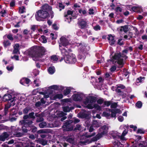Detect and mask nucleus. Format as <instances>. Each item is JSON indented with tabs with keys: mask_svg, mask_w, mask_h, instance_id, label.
Listing matches in <instances>:
<instances>
[{
	"mask_svg": "<svg viewBox=\"0 0 147 147\" xmlns=\"http://www.w3.org/2000/svg\"><path fill=\"white\" fill-rule=\"evenodd\" d=\"M62 57L60 60L61 62L63 60L67 63L74 64L77 61V59L75 55L73 54H68V52L66 50L64 49V51L61 52Z\"/></svg>",
	"mask_w": 147,
	"mask_h": 147,
	"instance_id": "nucleus-1",
	"label": "nucleus"
},
{
	"mask_svg": "<svg viewBox=\"0 0 147 147\" xmlns=\"http://www.w3.org/2000/svg\"><path fill=\"white\" fill-rule=\"evenodd\" d=\"M37 113L32 112L29 113L28 115H26L24 116L23 120L21 121L20 123L21 124H23L25 127H28L30 126V125L33 123L32 121L30 120L29 118L34 119L35 118V116L36 115Z\"/></svg>",
	"mask_w": 147,
	"mask_h": 147,
	"instance_id": "nucleus-2",
	"label": "nucleus"
},
{
	"mask_svg": "<svg viewBox=\"0 0 147 147\" xmlns=\"http://www.w3.org/2000/svg\"><path fill=\"white\" fill-rule=\"evenodd\" d=\"M113 59L117 61V63L121 67H123L124 63V59H126L127 57L124 54H121V53H115L112 57Z\"/></svg>",
	"mask_w": 147,
	"mask_h": 147,
	"instance_id": "nucleus-3",
	"label": "nucleus"
},
{
	"mask_svg": "<svg viewBox=\"0 0 147 147\" xmlns=\"http://www.w3.org/2000/svg\"><path fill=\"white\" fill-rule=\"evenodd\" d=\"M46 52V49L44 47L37 46V61L43 62L45 61V59L42 58Z\"/></svg>",
	"mask_w": 147,
	"mask_h": 147,
	"instance_id": "nucleus-4",
	"label": "nucleus"
},
{
	"mask_svg": "<svg viewBox=\"0 0 147 147\" xmlns=\"http://www.w3.org/2000/svg\"><path fill=\"white\" fill-rule=\"evenodd\" d=\"M73 122L72 120L68 119L64 121L62 126L63 132L71 131L73 129V126L71 124Z\"/></svg>",
	"mask_w": 147,
	"mask_h": 147,
	"instance_id": "nucleus-5",
	"label": "nucleus"
},
{
	"mask_svg": "<svg viewBox=\"0 0 147 147\" xmlns=\"http://www.w3.org/2000/svg\"><path fill=\"white\" fill-rule=\"evenodd\" d=\"M26 53L29 55L32 59L35 61H37V46H33L26 51Z\"/></svg>",
	"mask_w": 147,
	"mask_h": 147,
	"instance_id": "nucleus-6",
	"label": "nucleus"
},
{
	"mask_svg": "<svg viewBox=\"0 0 147 147\" xmlns=\"http://www.w3.org/2000/svg\"><path fill=\"white\" fill-rule=\"evenodd\" d=\"M42 7H41L42 9L40 10L37 11V21H39L40 18L43 19H45L48 17H50V16L49 15V13L47 11V10H45L42 9Z\"/></svg>",
	"mask_w": 147,
	"mask_h": 147,
	"instance_id": "nucleus-7",
	"label": "nucleus"
},
{
	"mask_svg": "<svg viewBox=\"0 0 147 147\" xmlns=\"http://www.w3.org/2000/svg\"><path fill=\"white\" fill-rule=\"evenodd\" d=\"M42 9L44 10H47L49 12L51 16V18H52L54 17V12L52 10L51 6L47 4H45L42 6Z\"/></svg>",
	"mask_w": 147,
	"mask_h": 147,
	"instance_id": "nucleus-8",
	"label": "nucleus"
},
{
	"mask_svg": "<svg viewBox=\"0 0 147 147\" xmlns=\"http://www.w3.org/2000/svg\"><path fill=\"white\" fill-rule=\"evenodd\" d=\"M97 99L96 97L92 96H89L88 97H86L84 103L85 104L88 103L91 104L94 103L96 102Z\"/></svg>",
	"mask_w": 147,
	"mask_h": 147,
	"instance_id": "nucleus-9",
	"label": "nucleus"
},
{
	"mask_svg": "<svg viewBox=\"0 0 147 147\" xmlns=\"http://www.w3.org/2000/svg\"><path fill=\"white\" fill-rule=\"evenodd\" d=\"M129 30V26L128 25H126L124 26H122L120 27L119 32L120 34H125L127 33Z\"/></svg>",
	"mask_w": 147,
	"mask_h": 147,
	"instance_id": "nucleus-10",
	"label": "nucleus"
},
{
	"mask_svg": "<svg viewBox=\"0 0 147 147\" xmlns=\"http://www.w3.org/2000/svg\"><path fill=\"white\" fill-rule=\"evenodd\" d=\"M109 111L111 112V117H116V114L117 113L120 114L121 110L117 108H115L114 109H109Z\"/></svg>",
	"mask_w": 147,
	"mask_h": 147,
	"instance_id": "nucleus-11",
	"label": "nucleus"
},
{
	"mask_svg": "<svg viewBox=\"0 0 147 147\" xmlns=\"http://www.w3.org/2000/svg\"><path fill=\"white\" fill-rule=\"evenodd\" d=\"M73 100L75 101H82L83 97L82 94H76L73 95Z\"/></svg>",
	"mask_w": 147,
	"mask_h": 147,
	"instance_id": "nucleus-12",
	"label": "nucleus"
},
{
	"mask_svg": "<svg viewBox=\"0 0 147 147\" xmlns=\"http://www.w3.org/2000/svg\"><path fill=\"white\" fill-rule=\"evenodd\" d=\"M12 96L11 95L9 94H5L4 95L3 98V99L5 101L11 100L10 101V102L11 103H13V105H15V100L13 99H11Z\"/></svg>",
	"mask_w": 147,
	"mask_h": 147,
	"instance_id": "nucleus-13",
	"label": "nucleus"
},
{
	"mask_svg": "<svg viewBox=\"0 0 147 147\" xmlns=\"http://www.w3.org/2000/svg\"><path fill=\"white\" fill-rule=\"evenodd\" d=\"M60 40L63 46L66 47L69 44V40L66 38V37H61Z\"/></svg>",
	"mask_w": 147,
	"mask_h": 147,
	"instance_id": "nucleus-14",
	"label": "nucleus"
},
{
	"mask_svg": "<svg viewBox=\"0 0 147 147\" xmlns=\"http://www.w3.org/2000/svg\"><path fill=\"white\" fill-rule=\"evenodd\" d=\"M73 13V11H71L70 10H68L67 11V14H65L64 17H65L66 19L68 20V22L70 23L71 21L72 18L70 16H69L68 17V15H72Z\"/></svg>",
	"mask_w": 147,
	"mask_h": 147,
	"instance_id": "nucleus-15",
	"label": "nucleus"
},
{
	"mask_svg": "<svg viewBox=\"0 0 147 147\" xmlns=\"http://www.w3.org/2000/svg\"><path fill=\"white\" fill-rule=\"evenodd\" d=\"M87 24V22L83 19L81 20L78 23L80 28L81 29H85L86 28Z\"/></svg>",
	"mask_w": 147,
	"mask_h": 147,
	"instance_id": "nucleus-16",
	"label": "nucleus"
},
{
	"mask_svg": "<svg viewBox=\"0 0 147 147\" xmlns=\"http://www.w3.org/2000/svg\"><path fill=\"white\" fill-rule=\"evenodd\" d=\"M31 82V81L30 79L27 78H23L20 80V83L23 85H25V84H26L28 85V86H29L28 85Z\"/></svg>",
	"mask_w": 147,
	"mask_h": 147,
	"instance_id": "nucleus-17",
	"label": "nucleus"
},
{
	"mask_svg": "<svg viewBox=\"0 0 147 147\" xmlns=\"http://www.w3.org/2000/svg\"><path fill=\"white\" fill-rule=\"evenodd\" d=\"M18 130H17V129H13L12 130V133L13 134V135L16 137H20L23 135V133L20 132H18Z\"/></svg>",
	"mask_w": 147,
	"mask_h": 147,
	"instance_id": "nucleus-18",
	"label": "nucleus"
},
{
	"mask_svg": "<svg viewBox=\"0 0 147 147\" xmlns=\"http://www.w3.org/2000/svg\"><path fill=\"white\" fill-rule=\"evenodd\" d=\"M79 117L82 119L86 118L88 116V115L86 113L85 111L84 112H80L78 114Z\"/></svg>",
	"mask_w": 147,
	"mask_h": 147,
	"instance_id": "nucleus-19",
	"label": "nucleus"
},
{
	"mask_svg": "<svg viewBox=\"0 0 147 147\" xmlns=\"http://www.w3.org/2000/svg\"><path fill=\"white\" fill-rule=\"evenodd\" d=\"M63 138L65 141L69 143L73 144L74 142V139L69 136H64Z\"/></svg>",
	"mask_w": 147,
	"mask_h": 147,
	"instance_id": "nucleus-20",
	"label": "nucleus"
},
{
	"mask_svg": "<svg viewBox=\"0 0 147 147\" xmlns=\"http://www.w3.org/2000/svg\"><path fill=\"white\" fill-rule=\"evenodd\" d=\"M9 136V135L6 132L3 133L0 136V140L2 141H4Z\"/></svg>",
	"mask_w": 147,
	"mask_h": 147,
	"instance_id": "nucleus-21",
	"label": "nucleus"
},
{
	"mask_svg": "<svg viewBox=\"0 0 147 147\" xmlns=\"http://www.w3.org/2000/svg\"><path fill=\"white\" fill-rule=\"evenodd\" d=\"M61 57H62V56H57L55 55H53L51 57V59L54 61H57L58 59H59V61H60V60Z\"/></svg>",
	"mask_w": 147,
	"mask_h": 147,
	"instance_id": "nucleus-22",
	"label": "nucleus"
},
{
	"mask_svg": "<svg viewBox=\"0 0 147 147\" xmlns=\"http://www.w3.org/2000/svg\"><path fill=\"white\" fill-rule=\"evenodd\" d=\"M38 142L43 146H45L47 144V142L46 140H45L39 138H37V143Z\"/></svg>",
	"mask_w": 147,
	"mask_h": 147,
	"instance_id": "nucleus-23",
	"label": "nucleus"
},
{
	"mask_svg": "<svg viewBox=\"0 0 147 147\" xmlns=\"http://www.w3.org/2000/svg\"><path fill=\"white\" fill-rule=\"evenodd\" d=\"M14 49L13 50V53H17L19 52V45L18 44H16L13 47Z\"/></svg>",
	"mask_w": 147,
	"mask_h": 147,
	"instance_id": "nucleus-24",
	"label": "nucleus"
},
{
	"mask_svg": "<svg viewBox=\"0 0 147 147\" xmlns=\"http://www.w3.org/2000/svg\"><path fill=\"white\" fill-rule=\"evenodd\" d=\"M107 38L109 40V43L111 46H112L114 44L115 40L114 37H107Z\"/></svg>",
	"mask_w": 147,
	"mask_h": 147,
	"instance_id": "nucleus-25",
	"label": "nucleus"
},
{
	"mask_svg": "<svg viewBox=\"0 0 147 147\" xmlns=\"http://www.w3.org/2000/svg\"><path fill=\"white\" fill-rule=\"evenodd\" d=\"M43 114H38L37 113V122L42 121L44 120L43 118Z\"/></svg>",
	"mask_w": 147,
	"mask_h": 147,
	"instance_id": "nucleus-26",
	"label": "nucleus"
},
{
	"mask_svg": "<svg viewBox=\"0 0 147 147\" xmlns=\"http://www.w3.org/2000/svg\"><path fill=\"white\" fill-rule=\"evenodd\" d=\"M145 77H144L140 76L138 78L136 79V84L137 85H138V84L140 83H142L143 81L145 79Z\"/></svg>",
	"mask_w": 147,
	"mask_h": 147,
	"instance_id": "nucleus-27",
	"label": "nucleus"
},
{
	"mask_svg": "<svg viewBox=\"0 0 147 147\" xmlns=\"http://www.w3.org/2000/svg\"><path fill=\"white\" fill-rule=\"evenodd\" d=\"M48 71L50 74H53L55 71V67L53 66H50L49 68Z\"/></svg>",
	"mask_w": 147,
	"mask_h": 147,
	"instance_id": "nucleus-28",
	"label": "nucleus"
},
{
	"mask_svg": "<svg viewBox=\"0 0 147 147\" xmlns=\"http://www.w3.org/2000/svg\"><path fill=\"white\" fill-rule=\"evenodd\" d=\"M76 43L78 44L79 46H81L82 47H86L87 46L88 44L85 43L84 42L81 41L80 42H76Z\"/></svg>",
	"mask_w": 147,
	"mask_h": 147,
	"instance_id": "nucleus-29",
	"label": "nucleus"
},
{
	"mask_svg": "<svg viewBox=\"0 0 147 147\" xmlns=\"http://www.w3.org/2000/svg\"><path fill=\"white\" fill-rule=\"evenodd\" d=\"M59 5L58 6V8L59 9V11H61L62 10V9H64L65 6L64 5L63 3L62 2H59L58 3Z\"/></svg>",
	"mask_w": 147,
	"mask_h": 147,
	"instance_id": "nucleus-30",
	"label": "nucleus"
},
{
	"mask_svg": "<svg viewBox=\"0 0 147 147\" xmlns=\"http://www.w3.org/2000/svg\"><path fill=\"white\" fill-rule=\"evenodd\" d=\"M26 8L24 6H21L19 7V12L20 13H22L25 12Z\"/></svg>",
	"mask_w": 147,
	"mask_h": 147,
	"instance_id": "nucleus-31",
	"label": "nucleus"
},
{
	"mask_svg": "<svg viewBox=\"0 0 147 147\" xmlns=\"http://www.w3.org/2000/svg\"><path fill=\"white\" fill-rule=\"evenodd\" d=\"M63 97V95L62 94H57L54 96V98L55 99H60Z\"/></svg>",
	"mask_w": 147,
	"mask_h": 147,
	"instance_id": "nucleus-32",
	"label": "nucleus"
},
{
	"mask_svg": "<svg viewBox=\"0 0 147 147\" xmlns=\"http://www.w3.org/2000/svg\"><path fill=\"white\" fill-rule=\"evenodd\" d=\"M71 92V90L68 88H66L63 91V94L64 95H67L69 94Z\"/></svg>",
	"mask_w": 147,
	"mask_h": 147,
	"instance_id": "nucleus-33",
	"label": "nucleus"
},
{
	"mask_svg": "<svg viewBox=\"0 0 147 147\" xmlns=\"http://www.w3.org/2000/svg\"><path fill=\"white\" fill-rule=\"evenodd\" d=\"M39 127L41 128H43L47 126V123L45 122H42L39 124Z\"/></svg>",
	"mask_w": 147,
	"mask_h": 147,
	"instance_id": "nucleus-34",
	"label": "nucleus"
},
{
	"mask_svg": "<svg viewBox=\"0 0 147 147\" xmlns=\"http://www.w3.org/2000/svg\"><path fill=\"white\" fill-rule=\"evenodd\" d=\"M7 12V10H2L0 11V15L2 17H4L6 16Z\"/></svg>",
	"mask_w": 147,
	"mask_h": 147,
	"instance_id": "nucleus-35",
	"label": "nucleus"
},
{
	"mask_svg": "<svg viewBox=\"0 0 147 147\" xmlns=\"http://www.w3.org/2000/svg\"><path fill=\"white\" fill-rule=\"evenodd\" d=\"M63 110L65 112H69L71 110V109L68 106H66L63 108Z\"/></svg>",
	"mask_w": 147,
	"mask_h": 147,
	"instance_id": "nucleus-36",
	"label": "nucleus"
},
{
	"mask_svg": "<svg viewBox=\"0 0 147 147\" xmlns=\"http://www.w3.org/2000/svg\"><path fill=\"white\" fill-rule=\"evenodd\" d=\"M30 107H26L23 110V113L24 114H27L28 113L29 111L30 110Z\"/></svg>",
	"mask_w": 147,
	"mask_h": 147,
	"instance_id": "nucleus-37",
	"label": "nucleus"
},
{
	"mask_svg": "<svg viewBox=\"0 0 147 147\" xmlns=\"http://www.w3.org/2000/svg\"><path fill=\"white\" fill-rule=\"evenodd\" d=\"M142 103L140 101H138L136 104V106L139 108H141L142 106Z\"/></svg>",
	"mask_w": 147,
	"mask_h": 147,
	"instance_id": "nucleus-38",
	"label": "nucleus"
},
{
	"mask_svg": "<svg viewBox=\"0 0 147 147\" xmlns=\"http://www.w3.org/2000/svg\"><path fill=\"white\" fill-rule=\"evenodd\" d=\"M45 38L40 37L39 40L43 43H45L47 42V39Z\"/></svg>",
	"mask_w": 147,
	"mask_h": 147,
	"instance_id": "nucleus-39",
	"label": "nucleus"
},
{
	"mask_svg": "<svg viewBox=\"0 0 147 147\" xmlns=\"http://www.w3.org/2000/svg\"><path fill=\"white\" fill-rule=\"evenodd\" d=\"M94 108L97 110H101V107L96 104H95L93 105Z\"/></svg>",
	"mask_w": 147,
	"mask_h": 147,
	"instance_id": "nucleus-40",
	"label": "nucleus"
},
{
	"mask_svg": "<svg viewBox=\"0 0 147 147\" xmlns=\"http://www.w3.org/2000/svg\"><path fill=\"white\" fill-rule=\"evenodd\" d=\"M133 28V30H134L135 31L134 34H135V36H138L139 33L138 30L137 29V28L135 27H134Z\"/></svg>",
	"mask_w": 147,
	"mask_h": 147,
	"instance_id": "nucleus-41",
	"label": "nucleus"
},
{
	"mask_svg": "<svg viewBox=\"0 0 147 147\" xmlns=\"http://www.w3.org/2000/svg\"><path fill=\"white\" fill-rule=\"evenodd\" d=\"M145 131H144L141 128H139L138 129L136 133L137 134H144L145 133Z\"/></svg>",
	"mask_w": 147,
	"mask_h": 147,
	"instance_id": "nucleus-42",
	"label": "nucleus"
},
{
	"mask_svg": "<svg viewBox=\"0 0 147 147\" xmlns=\"http://www.w3.org/2000/svg\"><path fill=\"white\" fill-rule=\"evenodd\" d=\"M96 134V133L95 132H94L91 134H88L87 133L85 134V137L87 138H90L92 136H95Z\"/></svg>",
	"mask_w": 147,
	"mask_h": 147,
	"instance_id": "nucleus-43",
	"label": "nucleus"
},
{
	"mask_svg": "<svg viewBox=\"0 0 147 147\" xmlns=\"http://www.w3.org/2000/svg\"><path fill=\"white\" fill-rule=\"evenodd\" d=\"M123 9L119 6L117 7L115 9V10L116 12H121L122 11Z\"/></svg>",
	"mask_w": 147,
	"mask_h": 147,
	"instance_id": "nucleus-44",
	"label": "nucleus"
},
{
	"mask_svg": "<svg viewBox=\"0 0 147 147\" xmlns=\"http://www.w3.org/2000/svg\"><path fill=\"white\" fill-rule=\"evenodd\" d=\"M13 66H8L6 67L7 69L9 71H12L13 69Z\"/></svg>",
	"mask_w": 147,
	"mask_h": 147,
	"instance_id": "nucleus-45",
	"label": "nucleus"
},
{
	"mask_svg": "<svg viewBox=\"0 0 147 147\" xmlns=\"http://www.w3.org/2000/svg\"><path fill=\"white\" fill-rule=\"evenodd\" d=\"M104 102V100L102 98L99 99L97 100V103L99 105H101Z\"/></svg>",
	"mask_w": 147,
	"mask_h": 147,
	"instance_id": "nucleus-46",
	"label": "nucleus"
},
{
	"mask_svg": "<svg viewBox=\"0 0 147 147\" xmlns=\"http://www.w3.org/2000/svg\"><path fill=\"white\" fill-rule=\"evenodd\" d=\"M111 104V101H105L104 102V104L107 107L109 106Z\"/></svg>",
	"mask_w": 147,
	"mask_h": 147,
	"instance_id": "nucleus-47",
	"label": "nucleus"
},
{
	"mask_svg": "<svg viewBox=\"0 0 147 147\" xmlns=\"http://www.w3.org/2000/svg\"><path fill=\"white\" fill-rule=\"evenodd\" d=\"M93 126L94 127H98L100 126V124L97 123V121H94V123Z\"/></svg>",
	"mask_w": 147,
	"mask_h": 147,
	"instance_id": "nucleus-48",
	"label": "nucleus"
},
{
	"mask_svg": "<svg viewBox=\"0 0 147 147\" xmlns=\"http://www.w3.org/2000/svg\"><path fill=\"white\" fill-rule=\"evenodd\" d=\"M126 34L123 37H132V36L133 34L132 33L130 32H128L125 33Z\"/></svg>",
	"mask_w": 147,
	"mask_h": 147,
	"instance_id": "nucleus-49",
	"label": "nucleus"
},
{
	"mask_svg": "<svg viewBox=\"0 0 147 147\" xmlns=\"http://www.w3.org/2000/svg\"><path fill=\"white\" fill-rule=\"evenodd\" d=\"M4 46L6 47L10 45V42L8 40L5 41L3 42Z\"/></svg>",
	"mask_w": 147,
	"mask_h": 147,
	"instance_id": "nucleus-50",
	"label": "nucleus"
},
{
	"mask_svg": "<svg viewBox=\"0 0 147 147\" xmlns=\"http://www.w3.org/2000/svg\"><path fill=\"white\" fill-rule=\"evenodd\" d=\"M122 40V38H120L118 40L117 44L119 45L120 46H122L124 44L123 41H122L121 42Z\"/></svg>",
	"mask_w": 147,
	"mask_h": 147,
	"instance_id": "nucleus-51",
	"label": "nucleus"
},
{
	"mask_svg": "<svg viewBox=\"0 0 147 147\" xmlns=\"http://www.w3.org/2000/svg\"><path fill=\"white\" fill-rule=\"evenodd\" d=\"M81 125L79 124H77L76 125V127L74 129V130L76 131L77 130H80Z\"/></svg>",
	"mask_w": 147,
	"mask_h": 147,
	"instance_id": "nucleus-52",
	"label": "nucleus"
},
{
	"mask_svg": "<svg viewBox=\"0 0 147 147\" xmlns=\"http://www.w3.org/2000/svg\"><path fill=\"white\" fill-rule=\"evenodd\" d=\"M117 104L116 102H114L111 104V109L115 108L117 107Z\"/></svg>",
	"mask_w": 147,
	"mask_h": 147,
	"instance_id": "nucleus-53",
	"label": "nucleus"
},
{
	"mask_svg": "<svg viewBox=\"0 0 147 147\" xmlns=\"http://www.w3.org/2000/svg\"><path fill=\"white\" fill-rule=\"evenodd\" d=\"M116 69V67L115 65L112 66L110 70L111 72H114Z\"/></svg>",
	"mask_w": 147,
	"mask_h": 147,
	"instance_id": "nucleus-54",
	"label": "nucleus"
},
{
	"mask_svg": "<svg viewBox=\"0 0 147 147\" xmlns=\"http://www.w3.org/2000/svg\"><path fill=\"white\" fill-rule=\"evenodd\" d=\"M117 88H121V89H124L125 88V86L121 84H119L117 85Z\"/></svg>",
	"mask_w": 147,
	"mask_h": 147,
	"instance_id": "nucleus-55",
	"label": "nucleus"
},
{
	"mask_svg": "<svg viewBox=\"0 0 147 147\" xmlns=\"http://www.w3.org/2000/svg\"><path fill=\"white\" fill-rule=\"evenodd\" d=\"M100 27L98 25H96L93 27L94 29L96 31L100 30Z\"/></svg>",
	"mask_w": 147,
	"mask_h": 147,
	"instance_id": "nucleus-56",
	"label": "nucleus"
},
{
	"mask_svg": "<svg viewBox=\"0 0 147 147\" xmlns=\"http://www.w3.org/2000/svg\"><path fill=\"white\" fill-rule=\"evenodd\" d=\"M57 85H53L50 86L49 88L51 89H53L55 90H56L57 89Z\"/></svg>",
	"mask_w": 147,
	"mask_h": 147,
	"instance_id": "nucleus-57",
	"label": "nucleus"
},
{
	"mask_svg": "<svg viewBox=\"0 0 147 147\" xmlns=\"http://www.w3.org/2000/svg\"><path fill=\"white\" fill-rule=\"evenodd\" d=\"M118 119L119 121L121 122L123 121L124 118L122 116L120 115L118 117Z\"/></svg>",
	"mask_w": 147,
	"mask_h": 147,
	"instance_id": "nucleus-58",
	"label": "nucleus"
},
{
	"mask_svg": "<svg viewBox=\"0 0 147 147\" xmlns=\"http://www.w3.org/2000/svg\"><path fill=\"white\" fill-rule=\"evenodd\" d=\"M102 114L104 116L106 117H108L110 116V114L109 113L105 111L103 112Z\"/></svg>",
	"mask_w": 147,
	"mask_h": 147,
	"instance_id": "nucleus-59",
	"label": "nucleus"
},
{
	"mask_svg": "<svg viewBox=\"0 0 147 147\" xmlns=\"http://www.w3.org/2000/svg\"><path fill=\"white\" fill-rule=\"evenodd\" d=\"M94 106H92L91 104H88L87 106V107L89 109H91L94 108Z\"/></svg>",
	"mask_w": 147,
	"mask_h": 147,
	"instance_id": "nucleus-60",
	"label": "nucleus"
},
{
	"mask_svg": "<svg viewBox=\"0 0 147 147\" xmlns=\"http://www.w3.org/2000/svg\"><path fill=\"white\" fill-rule=\"evenodd\" d=\"M63 89V86H57V89H56V90L60 91L62 90Z\"/></svg>",
	"mask_w": 147,
	"mask_h": 147,
	"instance_id": "nucleus-61",
	"label": "nucleus"
},
{
	"mask_svg": "<svg viewBox=\"0 0 147 147\" xmlns=\"http://www.w3.org/2000/svg\"><path fill=\"white\" fill-rule=\"evenodd\" d=\"M95 137H96V139H97V140H98L102 137V135L100 134L99 133L97 134L95 136Z\"/></svg>",
	"mask_w": 147,
	"mask_h": 147,
	"instance_id": "nucleus-62",
	"label": "nucleus"
},
{
	"mask_svg": "<svg viewBox=\"0 0 147 147\" xmlns=\"http://www.w3.org/2000/svg\"><path fill=\"white\" fill-rule=\"evenodd\" d=\"M100 128L104 130H107L108 129V128L106 126V125H104V126L101 127Z\"/></svg>",
	"mask_w": 147,
	"mask_h": 147,
	"instance_id": "nucleus-63",
	"label": "nucleus"
},
{
	"mask_svg": "<svg viewBox=\"0 0 147 147\" xmlns=\"http://www.w3.org/2000/svg\"><path fill=\"white\" fill-rule=\"evenodd\" d=\"M46 133V131L43 129H41L37 131V134L45 133Z\"/></svg>",
	"mask_w": 147,
	"mask_h": 147,
	"instance_id": "nucleus-64",
	"label": "nucleus"
}]
</instances>
